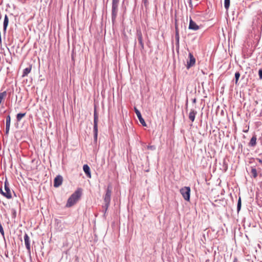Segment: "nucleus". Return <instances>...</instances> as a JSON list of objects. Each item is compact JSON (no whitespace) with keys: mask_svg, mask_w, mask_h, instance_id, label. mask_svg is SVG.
Here are the masks:
<instances>
[{"mask_svg":"<svg viewBox=\"0 0 262 262\" xmlns=\"http://www.w3.org/2000/svg\"><path fill=\"white\" fill-rule=\"evenodd\" d=\"M230 0H225L224 1V7L227 11L228 10L229 6H230Z\"/></svg>","mask_w":262,"mask_h":262,"instance_id":"23","label":"nucleus"},{"mask_svg":"<svg viewBox=\"0 0 262 262\" xmlns=\"http://www.w3.org/2000/svg\"><path fill=\"white\" fill-rule=\"evenodd\" d=\"M112 194L111 187L108 186L107 188L106 193L104 196V205L102 206L104 209V216L107 210V209L110 206L111 202V196Z\"/></svg>","mask_w":262,"mask_h":262,"instance_id":"2","label":"nucleus"},{"mask_svg":"<svg viewBox=\"0 0 262 262\" xmlns=\"http://www.w3.org/2000/svg\"><path fill=\"white\" fill-rule=\"evenodd\" d=\"M173 55H174V58H175L176 55H175V53L174 52H173Z\"/></svg>","mask_w":262,"mask_h":262,"instance_id":"35","label":"nucleus"},{"mask_svg":"<svg viewBox=\"0 0 262 262\" xmlns=\"http://www.w3.org/2000/svg\"><path fill=\"white\" fill-rule=\"evenodd\" d=\"M9 23V19L7 15H5L4 20V24H3V27H4V31L5 32L6 31L7 28L8 27Z\"/></svg>","mask_w":262,"mask_h":262,"instance_id":"20","label":"nucleus"},{"mask_svg":"<svg viewBox=\"0 0 262 262\" xmlns=\"http://www.w3.org/2000/svg\"><path fill=\"white\" fill-rule=\"evenodd\" d=\"M256 160L259 162V163L262 164V160L259 158H257Z\"/></svg>","mask_w":262,"mask_h":262,"instance_id":"29","label":"nucleus"},{"mask_svg":"<svg viewBox=\"0 0 262 262\" xmlns=\"http://www.w3.org/2000/svg\"><path fill=\"white\" fill-rule=\"evenodd\" d=\"M191 189L190 187H184L181 188V195L184 199L186 201H190Z\"/></svg>","mask_w":262,"mask_h":262,"instance_id":"6","label":"nucleus"},{"mask_svg":"<svg viewBox=\"0 0 262 262\" xmlns=\"http://www.w3.org/2000/svg\"><path fill=\"white\" fill-rule=\"evenodd\" d=\"M248 129H249V128L247 129H245V130H244L243 132H245V133H247L248 132Z\"/></svg>","mask_w":262,"mask_h":262,"instance_id":"31","label":"nucleus"},{"mask_svg":"<svg viewBox=\"0 0 262 262\" xmlns=\"http://www.w3.org/2000/svg\"><path fill=\"white\" fill-rule=\"evenodd\" d=\"M26 113H19L16 116V119L17 121H20L21 119L25 117Z\"/></svg>","mask_w":262,"mask_h":262,"instance_id":"22","label":"nucleus"},{"mask_svg":"<svg viewBox=\"0 0 262 262\" xmlns=\"http://www.w3.org/2000/svg\"><path fill=\"white\" fill-rule=\"evenodd\" d=\"M83 170L84 172H85L86 176L91 178V170L90 167L87 164H84L83 166Z\"/></svg>","mask_w":262,"mask_h":262,"instance_id":"16","label":"nucleus"},{"mask_svg":"<svg viewBox=\"0 0 262 262\" xmlns=\"http://www.w3.org/2000/svg\"><path fill=\"white\" fill-rule=\"evenodd\" d=\"M260 228L262 229V226L260 227Z\"/></svg>","mask_w":262,"mask_h":262,"instance_id":"36","label":"nucleus"},{"mask_svg":"<svg viewBox=\"0 0 262 262\" xmlns=\"http://www.w3.org/2000/svg\"><path fill=\"white\" fill-rule=\"evenodd\" d=\"M134 109H135V112L140 122L142 124V125L143 126H146L147 125H146L144 119L142 118L140 112L136 107H135Z\"/></svg>","mask_w":262,"mask_h":262,"instance_id":"11","label":"nucleus"},{"mask_svg":"<svg viewBox=\"0 0 262 262\" xmlns=\"http://www.w3.org/2000/svg\"><path fill=\"white\" fill-rule=\"evenodd\" d=\"M242 206V201H241V198L239 196L238 200L237 202V211L238 213L241 209Z\"/></svg>","mask_w":262,"mask_h":262,"instance_id":"21","label":"nucleus"},{"mask_svg":"<svg viewBox=\"0 0 262 262\" xmlns=\"http://www.w3.org/2000/svg\"><path fill=\"white\" fill-rule=\"evenodd\" d=\"M227 169V165H226V166H225V170H226Z\"/></svg>","mask_w":262,"mask_h":262,"instance_id":"33","label":"nucleus"},{"mask_svg":"<svg viewBox=\"0 0 262 262\" xmlns=\"http://www.w3.org/2000/svg\"><path fill=\"white\" fill-rule=\"evenodd\" d=\"M248 129H249V128L247 129H245V130H244L243 132H245V133H247L248 132Z\"/></svg>","mask_w":262,"mask_h":262,"instance_id":"32","label":"nucleus"},{"mask_svg":"<svg viewBox=\"0 0 262 262\" xmlns=\"http://www.w3.org/2000/svg\"><path fill=\"white\" fill-rule=\"evenodd\" d=\"M258 75L259 79H262V69H259L258 71Z\"/></svg>","mask_w":262,"mask_h":262,"instance_id":"26","label":"nucleus"},{"mask_svg":"<svg viewBox=\"0 0 262 262\" xmlns=\"http://www.w3.org/2000/svg\"><path fill=\"white\" fill-rule=\"evenodd\" d=\"M197 112L196 111H194L192 109L190 110L188 115V117L192 122H193L194 121L195 116Z\"/></svg>","mask_w":262,"mask_h":262,"instance_id":"15","label":"nucleus"},{"mask_svg":"<svg viewBox=\"0 0 262 262\" xmlns=\"http://www.w3.org/2000/svg\"><path fill=\"white\" fill-rule=\"evenodd\" d=\"M260 171V168H258V169H257L255 166H251V170L249 173L250 177L252 178L256 179L258 176V173H259L261 175Z\"/></svg>","mask_w":262,"mask_h":262,"instance_id":"8","label":"nucleus"},{"mask_svg":"<svg viewBox=\"0 0 262 262\" xmlns=\"http://www.w3.org/2000/svg\"><path fill=\"white\" fill-rule=\"evenodd\" d=\"M119 2V0L112 1V19L113 22L115 20L117 15Z\"/></svg>","mask_w":262,"mask_h":262,"instance_id":"4","label":"nucleus"},{"mask_svg":"<svg viewBox=\"0 0 262 262\" xmlns=\"http://www.w3.org/2000/svg\"><path fill=\"white\" fill-rule=\"evenodd\" d=\"M257 137L256 135H254L251 138L249 143V146L250 147H254L256 144Z\"/></svg>","mask_w":262,"mask_h":262,"instance_id":"18","label":"nucleus"},{"mask_svg":"<svg viewBox=\"0 0 262 262\" xmlns=\"http://www.w3.org/2000/svg\"><path fill=\"white\" fill-rule=\"evenodd\" d=\"M4 184H5L4 185L5 190V192L6 193V194L5 195V197L8 199H10L12 198V195H11V190H10V189L9 187V183H8L7 179H6V180L5 181Z\"/></svg>","mask_w":262,"mask_h":262,"instance_id":"7","label":"nucleus"},{"mask_svg":"<svg viewBox=\"0 0 262 262\" xmlns=\"http://www.w3.org/2000/svg\"><path fill=\"white\" fill-rule=\"evenodd\" d=\"M81 195V189H78L74 193H73L68 199L66 206L70 207L73 206L79 199Z\"/></svg>","mask_w":262,"mask_h":262,"instance_id":"1","label":"nucleus"},{"mask_svg":"<svg viewBox=\"0 0 262 262\" xmlns=\"http://www.w3.org/2000/svg\"><path fill=\"white\" fill-rule=\"evenodd\" d=\"M147 148L150 150H155L156 149V147L155 146H148Z\"/></svg>","mask_w":262,"mask_h":262,"instance_id":"28","label":"nucleus"},{"mask_svg":"<svg viewBox=\"0 0 262 262\" xmlns=\"http://www.w3.org/2000/svg\"><path fill=\"white\" fill-rule=\"evenodd\" d=\"M189 29L193 30H197L199 29V27L192 19H190L189 25Z\"/></svg>","mask_w":262,"mask_h":262,"instance_id":"17","label":"nucleus"},{"mask_svg":"<svg viewBox=\"0 0 262 262\" xmlns=\"http://www.w3.org/2000/svg\"><path fill=\"white\" fill-rule=\"evenodd\" d=\"M31 70H32V65H29V66L28 67L25 68L24 70L22 76L23 77L27 76L28 75V74L31 72Z\"/></svg>","mask_w":262,"mask_h":262,"instance_id":"19","label":"nucleus"},{"mask_svg":"<svg viewBox=\"0 0 262 262\" xmlns=\"http://www.w3.org/2000/svg\"><path fill=\"white\" fill-rule=\"evenodd\" d=\"M0 232H1V234L2 235V236L4 237V235H5L4 231L1 222H0Z\"/></svg>","mask_w":262,"mask_h":262,"instance_id":"25","label":"nucleus"},{"mask_svg":"<svg viewBox=\"0 0 262 262\" xmlns=\"http://www.w3.org/2000/svg\"><path fill=\"white\" fill-rule=\"evenodd\" d=\"M10 122H11V117L10 115H8L6 118V130L5 133L6 135L9 134L10 126Z\"/></svg>","mask_w":262,"mask_h":262,"instance_id":"14","label":"nucleus"},{"mask_svg":"<svg viewBox=\"0 0 262 262\" xmlns=\"http://www.w3.org/2000/svg\"><path fill=\"white\" fill-rule=\"evenodd\" d=\"M98 115L97 113L96 109L94 110V139L95 141H97L98 136Z\"/></svg>","mask_w":262,"mask_h":262,"instance_id":"3","label":"nucleus"},{"mask_svg":"<svg viewBox=\"0 0 262 262\" xmlns=\"http://www.w3.org/2000/svg\"><path fill=\"white\" fill-rule=\"evenodd\" d=\"M233 262H237V257H234Z\"/></svg>","mask_w":262,"mask_h":262,"instance_id":"30","label":"nucleus"},{"mask_svg":"<svg viewBox=\"0 0 262 262\" xmlns=\"http://www.w3.org/2000/svg\"><path fill=\"white\" fill-rule=\"evenodd\" d=\"M137 37L140 44L141 50H143L144 48V46L143 41L142 34L140 29L137 30Z\"/></svg>","mask_w":262,"mask_h":262,"instance_id":"10","label":"nucleus"},{"mask_svg":"<svg viewBox=\"0 0 262 262\" xmlns=\"http://www.w3.org/2000/svg\"><path fill=\"white\" fill-rule=\"evenodd\" d=\"M146 1H147V0H143V2H144V3H146Z\"/></svg>","mask_w":262,"mask_h":262,"instance_id":"34","label":"nucleus"},{"mask_svg":"<svg viewBox=\"0 0 262 262\" xmlns=\"http://www.w3.org/2000/svg\"><path fill=\"white\" fill-rule=\"evenodd\" d=\"M195 63V59L191 53H189V60L187 62L186 68L189 69L190 68L193 67Z\"/></svg>","mask_w":262,"mask_h":262,"instance_id":"9","label":"nucleus"},{"mask_svg":"<svg viewBox=\"0 0 262 262\" xmlns=\"http://www.w3.org/2000/svg\"><path fill=\"white\" fill-rule=\"evenodd\" d=\"M24 241L26 247L28 250V252L30 253L31 246L30 244L29 237L27 233H25L24 235Z\"/></svg>","mask_w":262,"mask_h":262,"instance_id":"13","label":"nucleus"},{"mask_svg":"<svg viewBox=\"0 0 262 262\" xmlns=\"http://www.w3.org/2000/svg\"><path fill=\"white\" fill-rule=\"evenodd\" d=\"M62 182V176L58 175L54 179V186L55 187H58L61 185Z\"/></svg>","mask_w":262,"mask_h":262,"instance_id":"12","label":"nucleus"},{"mask_svg":"<svg viewBox=\"0 0 262 262\" xmlns=\"http://www.w3.org/2000/svg\"><path fill=\"white\" fill-rule=\"evenodd\" d=\"M175 28H176V51L177 52L178 58H179V28L178 23L177 19H175Z\"/></svg>","mask_w":262,"mask_h":262,"instance_id":"5","label":"nucleus"},{"mask_svg":"<svg viewBox=\"0 0 262 262\" xmlns=\"http://www.w3.org/2000/svg\"><path fill=\"white\" fill-rule=\"evenodd\" d=\"M0 193L2 194L4 196L6 194V192H4L2 189V187H0Z\"/></svg>","mask_w":262,"mask_h":262,"instance_id":"27","label":"nucleus"},{"mask_svg":"<svg viewBox=\"0 0 262 262\" xmlns=\"http://www.w3.org/2000/svg\"><path fill=\"white\" fill-rule=\"evenodd\" d=\"M240 73L239 72H236L235 73V83L236 84H238V81L240 77Z\"/></svg>","mask_w":262,"mask_h":262,"instance_id":"24","label":"nucleus"}]
</instances>
